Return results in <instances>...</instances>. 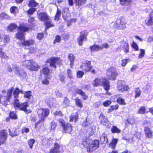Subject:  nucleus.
<instances>
[{"mask_svg": "<svg viewBox=\"0 0 153 153\" xmlns=\"http://www.w3.org/2000/svg\"><path fill=\"white\" fill-rule=\"evenodd\" d=\"M28 106V103L27 102H25L20 104L18 108H19L20 110H22L24 111L25 113L28 114L31 112V111L30 110H28L27 109V107Z\"/></svg>", "mask_w": 153, "mask_h": 153, "instance_id": "21", "label": "nucleus"}, {"mask_svg": "<svg viewBox=\"0 0 153 153\" xmlns=\"http://www.w3.org/2000/svg\"><path fill=\"white\" fill-rule=\"evenodd\" d=\"M37 38L39 40H42L44 38V34L43 33H39L37 36Z\"/></svg>", "mask_w": 153, "mask_h": 153, "instance_id": "60", "label": "nucleus"}, {"mask_svg": "<svg viewBox=\"0 0 153 153\" xmlns=\"http://www.w3.org/2000/svg\"><path fill=\"white\" fill-rule=\"evenodd\" d=\"M50 130L51 131H53L55 129L57 126V123L53 122H52L50 124Z\"/></svg>", "mask_w": 153, "mask_h": 153, "instance_id": "51", "label": "nucleus"}, {"mask_svg": "<svg viewBox=\"0 0 153 153\" xmlns=\"http://www.w3.org/2000/svg\"><path fill=\"white\" fill-rule=\"evenodd\" d=\"M94 86H97L103 85L105 90L108 91L110 89V85L109 82L105 79L103 78H96L92 83Z\"/></svg>", "mask_w": 153, "mask_h": 153, "instance_id": "4", "label": "nucleus"}, {"mask_svg": "<svg viewBox=\"0 0 153 153\" xmlns=\"http://www.w3.org/2000/svg\"><path fill=\"white\" fill-rule=\"evenodd\" d=\"M123 49L124 51L126 52L127 53L129 51V46L128 44L126 42H125L123 47Z\"/></svg>", "mask_w": 153, "mask_h": 153, "instance_id": "41", "label": "nucleus"}, {"mask_svg": "<svg viewBox=\"0 0 153 153\" xmlns=\"http://www.w3.org/2000/svg\"><path fill=\"white\" fill-rule=\"evenodd\" d=\"M22 66L26 67L29 70L36 71L39 68V67L33 60L30 59L23 61L22 62Z\"/></svg>", "mask_w": 153, "mask_h": 153, "instance_id": "3", "label": "nucleus"}, {"mask_svg": "<svg viewBox=\"0 0 153 153\" xmlns=\"http://www.w3.org/2000/svg\"><path fill=\"white\" fill-rule=\"evenodd\" d=\"M37 4V3L34 0H31L29 1L28 6L30 7H35Z\"/></svg>", "mask_w": 153, "mask_h": 153, "instance_id": "48", "label": "nucleus"}, {"mask_svg": "<svg viewBox=\"0 0 153 153\" xmlns=\"http://www.w3.org/2000/svg\"><path fill=\"white\" fill-rule=\"evenodd\" d=\"M126 22L123 18L117 19L114 22L113 26L115 28H118L119 29H124L126 28Z\"/></svg>", "mask_w": 153, "mask_h": 153, "instance_id": "6", "label": "nucleus"}, {"mask_svg": "<svg viewBox=\"0 0 153 153\" xmlns=\"http://www.w3.org/2000/svg\"><path fill=\"white\" fill-rule=\"evenodd\" d=\"M99 145V142L98 140H94L87 146V151L89 152H92L97 149Z\"/></svg>", "mask_w": 153, "mask_h": 153, "instance_id": "9", "label": "nucleus"}, {"mask_svg": "<svg viewBox=\"0 0 153 153\" xmlns=\"http://www.w3.org/2000/svg\"><path fill=\"white\" fill-rule=\"evenodd\" d=\"M36 9L34 8H31L30 9L27 11L28 14H32L36 11Z\"/></svg>", "mask_w": 153, "mask_h": 153, "instance_id": "64", "label": "nucleus"}, {"mask_svg": "<svg viewBox=\"0 0 153 153\" xmlns=\"http://www.w3.org/2000/svg\"><path fill=\"white\" fill-rule=\"evenodd\" d=\"M91 65L90 61L88 60L85 61L82 63L80 68H82L83 70L85 72H88L92 68V66H91Z\"/></svg>", "mask_w": 153, "mask_h": 153, "instance_id": "12", "label": "nucleus"}, {"mask_svg": "<svg viewBox=\"0 0 153 153\" xmlns=\"http://www.w3.org/2000/svg\"><path fill=\"white\" fill-rule=\"evenodd\" d=\"M118 108V106L117 105H112L110 106V108L109 109V112H111V111L114 109H117Z\"/></svg>", "mask_w": 153, "mask_h": 153, "instance_id": "58", "label": "nucleus"}, {"mask_svg": "<svg viewBox=\"0 0 153 153\" xmlns=\"http://www.w3.org/2000/svg\"><path fill=\"white\" fill-rule=\"evenodd\" d=\"M144 131L146 137L149 138L151 137L152 132L151 131L149 128L148 127L145 128L144 129Z\"/></svg>", "mask_w": 153, "mask_h": 153, "instance_id": "28", "label": "nucleus"}, {"mask_svg": "<svg viewBox=\"0 0 153 153\" xmlns=\"http://www.w3.org/2000/svg\"><path fill=\"white\" fill-rule=\"evenodd\" d=\"M70 104V101L66 97H65L64 100L63 102V107H65L69 105Z\"/></svg>", "mask_w": 153, "mask_h": 153, "instance_id": "39", "label": "nucleus"}, {"mask_svg": "<svg viewBox=\"0 0 153 153\" xmlns=\"http://www.w3.org/2000/svg\"><path fill=\"white\" fill-rule=\"evenodd\" d=\"M117 102L118 103L121 105H125L126 104V103L125 102L124 99L120 97H119L117 99Z\"/></svg>", "mask_w": 153, "mask_h": 153, "instance_id": "46", "label": "nucleus"}, {"mask_svg": "<svg viewBox=\"0 0 153 153\" xmlns=\"http://www.w3.org/2000/svg\"><path fill=\"white\" fill-rule=\"evenodd\" d=\"M38 18L41 21L46 22L49 20V16L46 13H37Z\"/></svg>", "mask_w": 153, "mask_h": 153, "instance_id": "17", "label": "nucleus"}, {"mask_svg": "<svg viewBox=\"0 0 153 153\" xmlns=\"http://www.w3.org/2000/svg\"><path fill=\"white\" fill-rule=\"evenodd\" d=\"M50 113L49 110L48 108H40L38 109L37 113L39 115V122H43L45 118L47 117Z\"/></svg>", "mask_w": 153, "mask_h": 153, "instance_id": "5", "label": "nucleus"}, {"mask_svg": "<svg viewBox=\"0 0 153 153\" xmlns=\"http://www.w3.org/2000/svg\"><path fill=\"white\" fill-rule=\"evenodd\" d=\"M58 121L59 124L62 128L66 125L65 122L63 119H59Z\"/></svg>", "mask_w": 153, "mask_h": 153, "instance_id": "55", "label": "nucleus"}, {"mask_svg": "<svg viewBox=\"0 0 153 153\" xmlns=\"http://www.w3.org/2000/svg\"><path fill=\"white\" fill-rule=\"evenodd\" d=\"M16 128H14L13 129V131H11L10 129H9V134L10 136L13 137L14 136H16L18 135V134L16 133Z\"/></svg>", "mask_w": 153, "mask_h": 153, "instance_id": "35", "label": "nucleus"}, {"mask_svg": "<svg viewBox=\"0 0 153 153\" xmlns=\"http://www.w3.org/2000/svg\"><path fill=\"white\" fill-rule=\"evenodd\" d=\"M61 40L60 36L59 35L56 36L53 41V43L54 44H55L56 43H59L60 42Z\"/></svg>", "mask_w": 153, "mask_h": 153, "instance_id": "50", "label": "nucleus"}, {"mask_svg": "<svg viewBox=\"0 0 153 153\" xmlns=\"http://www.w3.org/2000/svg\"><path fill=\"white\" fill-rule=\"evenodd\" d=\"M17 27V25L15 24L12 23L10 24L8 27V30L11 31L16 28Z\"/></svg>", "mask_w": 153, "mask_h": 153, "instance_id": "36", "label": "nucleus"}, {"mask_svg": "<svg viewBox=\"0 0 153 153\" xmlns=\"http://www.w3.org/2000/svg\"><path fill=\"white\" fill-rule=\"evenodd\" d=\"M76 92L82 95L83 97V98L84 100H85L88 98V96L85 94L82 90L78 89L76 90Z\"/></svg>", "mask_w": 153, "mask_h": 153, "instance_id": "31", "label": "nucleus"}, {"mask_svg": "<svg viewBox=\"0 0 153 153\" xmlns=\"http://www.w3.org/2000/svg\"><path fill=\"white\" fill-rule=\"evenodd\" d=\"M10 116L11 118L13 119H16L17 118V117L15 112H10Z\"/></svg>", "mask_w": 153, "mask_h": 153, "instance_id": "52", "label": "nucleus"}, {"mask_svg": "<svg viewBox=\"0 0 153 153\" xmlns=\"http://www.w3.org/2000/svg\"><path fill=\"white\" fill-rule=\"evenodd\" d=\"M88 33L85 31H82L80 33L79 37L77 39L78 43L79 45H82L83 44V41L85 40Z\"/></svg>", "mask_w": 153, "mask_h": 153, "instance_id": "14", "label": "nucleus"}, {"mask_svg": "<svg viewBox=\"0 0 153 153\" xmlns=\"http://www.w3.org/2000/svg\"><path fill=\"white\" fill-rule=\"evenodd\" d=\"M70 121H74V122H76L78 118V114L77 113H76L74 114H72L70 116Z\"/></svg>", "mask_w": 153, "mask_h": 153, "instance_id": "33", "label": "nucleus"}, {"mask_svg": "<svg viewBox=\"0 0 153 153\" xmlns=\"http://www.w3.org/2000/svg\"><path fill=\"white\" fill-rule=\"evenodd\" d=\"M75 2L76 5L78 7H82L86 3L87 0H74ZM68 4L69 6H72L74 5V2L73 0H68Z\"/></svg>", "mask_w": 153, "mask_h": 153, "instance_id": "8", "label": "nucleus"}, {"mask_svg": "<svg viewBox=\"0 0 153 153\" xmlns=\"http://www.w3.org/2000/svg\"><path fill=\"white\" fill-rule=\"evenodd\" d=\"M84 74V72L82 71H79L77 72V76L79 78L82 77Z\"/></svg>", "mask_w": 153, "mask_h": 153, "instance_id": "59", "label": "nucleus"}, {"mask_svg": "<svg viewBox=\"0 0 153 153\" xmlns=\"http://www.w3.org/2000/svg\"><path fill=\"white\" fill-rule=\"evenodd\" d=\"M90 124V122L87 120V118L82 123V125L84 126H87Z\"/></svg>", "mask_w": 153, "mask_h": 153, "instance_id": "61", "label": "nucleus"}, {"mask_svg": "<svg viewBox=\"0 0 153 153\" xmlns=\"http://www.w3.org/2000/svg\"><path fill=\"white\" fill-rule=\"evenodd\" d=\"M10 11L12 13L16 15L17 13H18L17 7L15 6L12 7L10 9Z\"/></svg>", "mask_w": 153, "mask_h": 153, "instance_id": "43", "label": "nucleus"}, {"mask_svg": "<svg viewBox=\"0 0 153 153\" xmlns=\"http://www.w3.org/2000/svg\"><path fill=\"white\" fill-rule=\"evenodd\" d=\"M135 119L134 117H133L128 118L127 120L128 123L131 125L133 124L135 122Z\"/></svg>", "mask_w": 153, "mask_h": 153, "instance_id": "45", "label": "nucleus"}, {"mask_svg": "<svg viewBox=\"0 0 153 153\" xmlns=\"http://www.w3.org/2000/svg\"><path fill=\"white\" fill-rule=\"evenodd\" d=\"M131 0H119L120 3L122 5H125V7L124 8L123 10L125 11H126L131 8L130 5V2Z\"/></svg>", "mask_w": 153, "mask_h": 153, "instance_id": "16", "label": "nucleus"}, {"mask_svg": "<svg viewBox=\"0 0 153 153\" xmlns=\"http://www.w3.org/2000/svg\"><path fill=\"white\" fill-rule=\"evenodd\" d=\"M8 137L6 131L2 130L0 131V145L5 144Z\"/></svg>", "mask_w": 153, "mask_h": 153, "instance_id": "11", "label": "nucleus"}, {"mask_svg": "<svg viewBox=\"0 0 153 153\" xmlns=\"http://www.w3.org/2000/svg\"><path fill=\"white\" fill-rule=\"evenodd\" d=\"M10 41V38L8 36H4L3 35L0 34V45H4L6 43Z\"/></svg>", "mask_w": 153, "mask_h": 153, "instance_id": "19", "label": "nucleus"}, {"mask_svg": "<svg viewBox=\"0 0 153 153\" xmlns=\"http://www.w3.org/2000/svg\"><path fill=\"white\" fill-rule=\"evenodd\" d=\"M99 119L101 123L104 125H105L108 122L107 118L102 114L100 115Z\"/></svg>", "mask_w": 153, "mask_h": 153, "instance_id": "24", "label": "nucleus"}, {"mask_svg": "<svg viewBox=\"0 0 153 153\" xmlns=\"http://www.w3.org/2000/svg\"><path fill=\"white\" fill-rule=\"evenodd\" d=\"M50 72V70L48 68L44 66L43 67L42 70L41 71V73L45 75H47Z\"/></svg>", "mask_w": 153, "mask_h": 153, "instance_id": "34", "label": "nucleus"}, {"mask_svg": "<svg viewBox=\"0 0 153 153\" xmlns=\"http://www.w3.org/2000/svg\"><path fill=\"white\" fill-rule=\"evenodd\" d=\"M128 86L126 85H123L121 81L118 82L117 88L118 90L120 92H123L124 91H127L129 89Z\"/></svg>", "mask_w": 153, "mask_h": 153, "instance_id": "15", "label": "nucleus"}, {"mask_svg": "<svg viewBox=\"0 0 153 153\" xmlns=\"http://www.w3.org/2000/svg\"><path fill=\"white\" fill-rule=\"evenodd\" d=\"M35 143V140L33 139H30L28 140V143L30 148L32 149L33 147V144Z\"/></svg>", "mask_w": 153, "mask_h": 153, "instance_id": "49", "label": "nucleus"}, {"mask_svg": "<svg viewBox=\"0 0 153 153\" xmlns=\"http://www.w3.org/2000/svg\"><path fill=\"white\" fill-rule=\"evenodd\" d=\"M45 101L49 107H51L53 106V99L52 98L47 97Z\"/></svg>", "mask_w": 153, "mask_h": 153, "instance_id": "25", "label": "nucleus"}, {"mask_svg": "<svg viewBox=\"0 0 153 153\" xmlns=\"http://www.w3.org/2000/svg\"><path fill=\"white\" fill-rule=\"evenodd\" d=\"M13 90V88L12 87H11L8 90L7 94H6L5 90L3 91L2 93L0 94V103L6 106L7 105L8 102L12 98L13 96L14 99V106L16 108H18L20 104L18 99L19 97V93L23 94L24 91L19 90L18 88H16L14 91Z\"/></svg>", "mask_w": 153, "mask_h": 153, "instance_id": "1", "label": "nucleus"}, {"mask_svg": "<svg viewBox=\"0 0 153 153\" xmlns=\"http://www.w3.org/2000/svg\"><path fill=\"white\" fill-rule=\"evenodd\" d=\"M61 148V146L59 144L55 143L54 147L50 150L49 153H59Z\"/></svg>", "mask_w": 153, "mask_h": 153, "instance_id": "18", "label": "nucleus"}, {"mask_svg": "<svg viewBox=\"0 0 153 153\" xmlns=\"http://www.w3.org/2000/svg\"><path fill=\"white\" fill-rule=\"evenodd\" d=\"M53 140V139L51 138L49 139L44 138L42 140V144L43 145L46 146L47 147H48L52 143Z\"/></svg>", "mask_w": 153, "mask_h": 153, "instance_id": "23", "label": "nucleus"}, {"mask_svg": "<svg viewBox=\"0 0 153 153\" xmlns=\"http://www.w3.org/2000/svg\"><path fill=\"white\" fill-rule=\"evenodd\" d=\"M100 45H94L90 47V49L91 52L97 51L100 50Z\"/></svg>", "mask_w": 153, "mask_h": 153, "instance_id": "32", "label": "nucleus"}, {"mask_svg": "<svg viewBox=\"0 0 153 153\" xmlns=\"http://www.w3.org/2000/svg\"><path fill=\"white\" fill-rule=\"evenodd\" d=\"M54 116H58L61 117L63 116V115L60 111H57L53 114Z\"/></svg>", "mask_w": 153, "mask_h": 153, "instance_id": "62", "label": "nucleus"}, {"mask_svg": "<svg viewBox=\"0 0 153 153\" xmlns=\"http://www.w3.org/2000/svg\"><path fill=\"white\" fill-rule=\"evenodd\" d=\"M140 53L138 58H140L143 57L145 53V51L144 50L140 49Z\"/></svg>", "mask_w": 153, "mask_h": 153, "instance_id": "57", "label": "nucleus"}, {"mask_svg": "<svg viewBox=\"0 0 153 153\" xmlns=\"http://www.w3.org/2000/svg\"><path fill=\"white\" fill-rule=\"evenodd\" d=\"M69 9L68 8H64L63 10V17L64 19L67 21L70 20V14L68 13Z\"/></svg>", "mask_w": 153, "mask_h": 153, "instance_id": "22", "label": "nucleus"}, {"mask_svg": "<svg viewBox=\"0 0 153 153\" xmlns=\"http://www.w3.org/2000/svg\"><path fill=\"white\" fill-rule=\"evenodd\" d=\"M31 93L30 91H27L25 92L24 94V97L29 99L31 96Z\"/></svg>", "mask_w": 153, "mask_h": 153, "instance_id": "56", "label": "nucleus"}, {"mask_svg": "<svg viewBox=\"0 0 153 153\" xmlns=\"http://www.w3.org/2000/svg\"><path fill=\"white\" fill-rule=\"evenodd\" d=\"M118 139L115 138H113L111 142L109 144V146L111 148L114 149L117 143Z\"/></svg>", "mask_w": 153, "mask_h": 153, "instance_id": "30", "label": "nucleus"}, {"mask_svg": "<svg viewBox=\"0 0 153 153\" xmlns=\"http://www.w3.org/2000/svg\"><path fill=\"white\" fill-rule=\"evenodd\" d=\"M111 132L113 133H119L121 131L117 126H113L111 128Z\"/></svg>", "mask_w": 153, "mask_h": 153, "instance_id": "42", "label": "nucleus"}, {"mask_svg": "<svg viewBox=\"0 0 153 153\" xmlns=\"http://www.w3.org/2000/svg\"><path fill=\"white\" fill-rule=\"evenodd\" d=\"M0 56L2 58H4L5 59H8V56L6 55V54L2 52L0 53Z\"/></svg>", "mask_w": 153, "mask_h": 153, "instance_id": "63", "label": "nucleus"}, {"mask_svg": "<svg viewBox=\"0 0 153 153\" xmlns=\"http://www.w3.org/2000/svg\"><path fill=\"white\" fill-rule=\"evenodd\" d=\"M146 23L148 26H151L153 24V19L152 15L146 20Z\"/></svg>", "mask_w": 153, "mask_h": 153, "instance_id": "27", "label": "nucleus"}, {"mask_svg": "<svg viewBox=\"0 0 153 153\" xmlns=\"http://www.w3.org/2000/svg\"><path fill=\"white\" fill-rule=\"evenodd\" d=\"M10 19V16L5 13H2L0 14V19Z\"/></svg>", "mask_w": 153, "mask_h": 153, "instance_id": "40", "label": "nucleus"}, {"mask_svg": "<svg viewBox=\"0 0 153 153\" xmlns=\"http://www.w3.org/2000/svg\"><path fill=\"white\" fill-rule=\"evenodd\" d=\"M134 91L135 92V98L140 97L141 94V91L139 88H135Z\"/></svg>", "mask_w": 153, "mask_h": 153, "instance_id": "37", "label": "nucleus"}, {"mask_svg": "<svg viewBox=\"0 0 153 153\" xmlns=\"http://www.w3.org/2000/svg\"><path fill=\"white\" fill-rule=\"evenodd\" d=\"M19 32L16 34V37L17 39L21 40V43L24 46H29L35 44L34 40L32 39L25 40L24 39L25 32L27 31L29 27L26 24H23L19 25L18 27Z\"/></svg>", "mask_w": 153, "mask_h": 153, "instance_id": "2", "label": "nucleus"}, {"mask_svg": "<svg viewBox=\"0 0 153 153\" xmlns=\"http://www.w3.org/2000/svg\"><path fill=\"white\" fill-rule=\"evenodd\" d=\"M63 132L65 133H70L72 131V126L71 124L68 123L62 128Z\"/></svg>", "mask_w": 153, "mask_h": 153, "instance_id": "20", "label": "nucleus"}, {"mask_svg": "<svg viewBox=\"0 0 153 153\" xmlns=\"http://www.w3.org/2000/svg\"><path fill=\"white\" fill-rule=\"evenodd\" d=\"M68 58L71 62L70 65L71 67H72L74 64V61L75 57L74 55L72 53L69 54L68 56Z\"/></svg>", "mask_w": 153, "mask_h": 153, "instance_id": "29", "label": "nucleus"}, {"mask_svg": "<svg viewBox=\"0 0 153 153\" xmlns=\"http://www.w3.org/2000/svg\"><path fill=\"white\" fill-rule=\"evenodd\" d=\"M107 134L105 133H103L100 137V140L102 143H106L108 142V139L107 138Z\"/></svg>", "mask_w": 153, "mask_h": 153, "instance_id": "26", "label": "nucleus"}, {"mask_svg": "<svg viewBox=\"0 0 153 153\" xmlns=\"http://www.w3.org/2000/svg\"><path fill=\"white\" fill-rule=\"evenodd\" d=\"M45 24L46 25V29H48L49 28L54 26V25L51 23L50 19L48 21H46Z\"/></svg>", "mask_w": 153, "mask_h": 153, "instance_id": "38", "label": "nucleus"}, {"mask_svg": "<svg viewBox=\"0 0 153 153\" xmlns=\"http://www.w3.org/2000/svg\"><path fill=\"white\" fill-rule=\"evenodd\" d=\"M100 50H102L104 48H108L109 47V46L107 43H104L102 44L101 45H100Z\"/></svg>", "mask_w": 153, "mask_h": 153, "instance_id": "54", "label": "nucleus"}, {"mask_svg": "<svg viewBox=\"0 0 153 153\" xmlns=\"http://www.w3.org/2000/svg\"><path fill=\"white\" fill-rule=\"evenodd\" d=\"M16 74L19 76L21 79H23L26 78L27 76V74L23 70H22L20 67L16 65L15 66Z\"/></svg>", "mask_w": 153, "mask_h": 153, "instance_id": "10", "label": "nucleus"}, {"mask_svg": "<svg viewBox=\"0 0 153 153\" xmlns=\"http://www.w3.org/2000/svg\"><path fill=\"white\" fill-rule=\"evenodd\" d=\"M146 109L144 107H141L139 109L138 111V113L143 114L145 113Z\"/></svg>", "mask_w": 153, "mask_h": 153, "instance_id": "53", "label": "nucleus"}, {"mask_svg": "<svg viewBox=\"0 0 153 153\" xmlns=\"http://www.w3.org/2000/svg\"><path fill=\"white\" fill-rule=\"evenodd\" d=\"M60 61L59 59L55 57L51 58L48 59L46 61V63H49L50 65L52 66L54 68H56V64L57 63H59Z\"/></svg>", "mask_w": 153, "mask_h": 153, "instance_id": "13", "label": "nucleus"}, {"mask_svg": "<svg viewBox=\"0 0 153 153\" xmlns=\"http://www.w3.org/2000/svg\"><path fill=\"white\" fill-rule=\"evenodd\" d=\"M75 103L76 105L79 106L80 108L82 107L83 105L81 100L79 99H76L75 100Z\"/></svg>", "mask_w": 153, "mask_h": 153, "instance_id": "44", "label": "nucleus"}, {"mask_svg": "<svg viewBox=\"0 0 153 153\" xmlns=\"http://www.w3.org/2000/svg\"><path fill=\"white\" fill-rule=\"evenodd\" d=\"M61 14V11L57 9V12L55 16V20L58 21L59 19V17H60Z\"/></svg>", "mask_w": 153, "mask_h": 153, "instance_id": "47", "label": "nucleus"}, {"mask_svg": "<svg viewBox=\"0 0 153 153\" xmlns=\"http://www.w3.org/2000/svg\"><path fill=\"white\" fill-rule=\"evenodd\" d=\"M117 75L116 70L114 68H110L107 71V76L108 79H115Z\"/></svg>", "mask_w": 153, "mask_h": 153, "instance_id": "7", "label": "nucleus"}]
</instances>
